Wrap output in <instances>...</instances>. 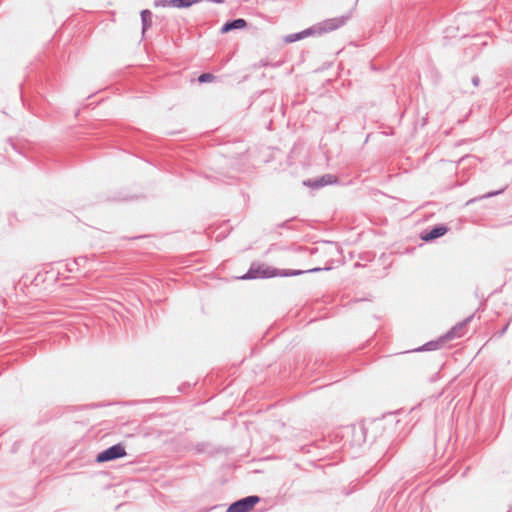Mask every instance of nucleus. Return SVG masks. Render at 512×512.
I'll use <instances>...</instances> for the list:
<instances>
[{
    "instance_id": "obj_2",
    "label": "nucleus",
    "mask_w": 512,
    "mask_h": 512,
    "mask_svg": "<svg viewBox=\"0 0 512 512\" xmlns=\"http://www.w3.org/2000/svg\"><path fill=\"white\" fill-rule=\"evenodd\" d=\"M350 15L346 16H340V17H334L330 19L323 20L322 22L317 23L316 25L312 26L310 29L304 31L302 34H324L329 33L334 30H337L338 28L345 25V23L349 20Z\"/></svg>"
},
{
    "instance_id": "obj_7",
    "label": "nucleus",
    "mask_w": 512,
    "mask_h": 512,
    "mask_svg": "<svg viewBox=\"0 0 512 512\" xmlns=\"http://www.w3.org/2000/svg\"><path fill=\"white\" fill-rule=\"evenodd\" d=\"M465 327H466V321L458 323L450 331H448L444 336L441 337V341H449L454 338L462 337L464 335Z\"/></svg>"
},
{
    "instance_id": "obj_12",
    "label": "nucleus",
    "mask_w": 512,
    "mask_h": 512,
    "mask_svg": "<svg viewBox=\"0 0 512 512\" xmlns=\"http://www.w3.org/2000/svg\"><path fill=\"white\" fill-rule=\"evenodd\" d=\"M214 79V75L210 73H203L199 76L198 81L201 83L211 82Z\"/></svg>"
},
{
    "instance_id": "obj_9",
    "label": "nucleus",
    "mask_w": 512,
    "mask_h": 512,
    "mask_svg": "<svg viewBox=\"0 0 512 512\" xmlns=\"http://www.w3.org/2000/svg\"><path fill=\"white\" fill-rule=\"evenodd\" d=\"M447 230L448 229L445 226L434 227L423 237V239L426 241L436 239L446 234Z\"/></svg>"
},
{
    "instance_id": "obj_4",
    "label": "nucleus",
    "mask_w": 512,
    "mask_h": 512,
    "mask_svg": "<svg viewBox=\"0 0 512 512\" xmlns=\"http://www.w3.org/2000/svg\"><path fill=\"white\" fill-rule=\"evenodd\" d=\"M259 502L260 497L256 495L248 496L232 503L226 512H249Z\"/></svg>"
},
{
    "instance_id": "obj_11",
    "label": "nucleus",
    "mask_w": 512,
    "mask_h": 512,
    "mask_svg": "<svg viewBox=\"0 0 512 512\" xmlns=\"http://www.w3.org/2000/svg\"><path fill=\"white\" fill-rule=\"evenodd\" d=\"M447 341H441V337L437 341H430L424 344L421 348L416 351H431L438 349L442 344H445Z\"/></svg>"
},
{
    "instance_id": "obj_16",
    "label": "nucleus",
    "mask_w": 512,
    "mask_h": 512,
    "mask_svg": "<svg viewBox=\"0 0 512 512\" xmlns=\"http://www.w3.org/2000/svg\"><path fill=\"white\" fill-rule=\"evenodd\" d=\"M301 37H302V34H295V35L291 36V38L289 40L290 41L299 40Z\"/></svg>"
},
{
    "instance_id": "obj_6",
    "label": "nucleus",
    "mask_w": 512,
    "mask_h": 512,
    "mask_svg": "<svg viewBox=\"0 0 512 512\" xmlns=\"http://www.w3.org/2000/svg\"><path fill=\"white\" fill-rule=\"evenodd\" d=\"M201 0H161L156 5L173 6L176 8H188L193 4L199 3Z\"/></svg>"
},
{
    "instance_id": "obj_3",
    "label": "nucleus",
    "mask_w": 512,
    "mask_h": 512,
    "mask_svg": "<svg viewBox=\"0 0 512 512\" xmlns=\"http://www.w3.org/2000/svg\"><path fill=\"white\" fill-rule=\"evenodd\" d=\"M124 456H126L125 447L122 444L118 443L100 452L96 457V462L103 463L118 458H122Z\"/></svg>"
},
{
    "instance_id": "obj_8",
    "label": "nucleus",
    "mask_w": 512,
    "mask_h": 512,
    "mask_svg": "<svg viewBox=\"0 0 512 512\" xmlns=\"http://www.w3.org/2000/svg\"><path fill=\"white\" fill-rule=\"evenodd\" d=\"M247 23L244 19H235L233 21H229L227 23H225L222 28H221V31L223 33H226V32H229L231 30H234V29H241V28H244L246 27Z\"/></svg>"
},
{
    "instance_id": "obj_5",
    "label": "nucleus",
    "mask_w": 512,
    "mask_h": 512,
    "mask_svg": "<svg viewBox=\"0 0 512 512\" xmlns=\"http://www.w3.org/2000/svg\"><path fill=\"white\" fill-rule=\"evenodd\" d=\"M337 182V177L332 174H325L316 179H308L303 182L305 186H308L313 189H318L324 187L329 184H333Z\"/></svg>"
},
{
    "instance_id": "obj_14",
    "label": "nucleus",
    "mask_w": 512,
    "mask_h": 512,
    "mask_svg": "<svg viewBox=\"0 0 512 512\" xmlns=\"http://www.w3.org/2000/svg\"><path fill=\"white\" fill-rule=\"evenodd\" d=\"M479 82H480V79H479V77H478V76H474V77L472 78V83H473V85H474L475 87H477V86L479 85Z\"/></svg>"
},
{
    "instance_id": "obj_1",
    "label": "nucleus",
    "mask_w": 512,
    "mask_h": 512,
    "mask_svg": "<svg viewBox=\"0 0 512 512\" xmlns=\"http://www.w3.org/2000/svg\"><path fill=\"white\" fill-rule=\"evenodd\" d=\"M320 268H312L307 270H278L267 265L251 266L248 272L241 277V279H255V278H271L275 276H298L304 273H313L320 271Z\"/></svg>"
},
{
    "instance_id": "obj_15",
    "label": "nucleus",
    "mask_w": 512,
    "mask_h": 512,
    "mask_svg": "<svg viewBox=\"0 0 512 512\" xmlns=\"http://www.w3.org/2000/svg\"><path fill=\"white\" fill-rule=\"evenodd\" d=\"M508 326H509V323H507L502 329L501 331H499V336H503L505 334V332L507 331L508 329Z\"/></svg>"
},
{
    "instance_id": "obj_13",
    "label": "nucleus",
    "mask_w": 512,
    "mask_h": 512,
    "mask_svg": "<svg viewBox=\"0 0 512 512\" xmlns=\"http://www.w3.org/2000/svg\"><path fill=\"white\" fill-rule=\"evenodd\" d=\"M504 190H505V188H502L499 191L488 192L487 194H485L481 198H490V197L496 196V195L502 193Z\"/></svg>"
},
{
    "instance_id": "obj_10",
    "label": "nucleus",
    "mask_w": 512,
    "mask_h": 512,
    "mask_svg": "<svg viewBox=\"0 0 512 512\" xmlns=\"http://www.w3.org/2000/svg\"><path fill=\"white\" fill-rule=\"evenodd\" d=\"M141 21L143 33L152 25V13L149 10L141 11Z\"/></svg>"
}]
</instances>
